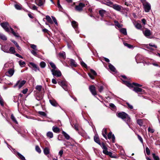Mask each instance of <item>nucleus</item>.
Listing matches in <instances>:
<instances>
[{
	"label": "nucleus",
	"instance_id": "nucleus-31",
	"mask_svg": "<svg viewBox=\"0 0 160 160\" xmlns=\"http://www.w3.org/2000/svg\"><path fill=\"white\" fill-rule=\"evenodd\" d=\"M9 53L11 54H14L16 52L15 48L13 47H11L8 50Z\"/></svg>",
	"mask_w": 160,
	"mask_h": 160
},
{
	"label": "nucleus",
	"instance_id": "nucleus-43",
	"mask_svg": "<svg viewBox=\"0 0 160 160\" xmlns=\"http://www.w3.org/2000/svg\"><path fill=\"white\" fill-rule=\"evenodd\" d=\"M123 44L125 46L127 47L128 48H133V46L132 45L130 44H129L126 42H124Z\"/></svg>",
	"mask_w": 160,
	"mask_h": 160
},
{
	"label": "nucleus",
	"instance_id": "nucleus-62",
	"mask_svg": "<svg viewBox=\"0 0 160 160\" xmlns=\"http://www.w3.org/2000/svg\"><path fill=\"white\" fill-rule=\"evenodd\" d=\"M81 65L82 66L85 68H86L87 67V65L83 62H81Z\"/></svg>",
	"mask_w": 160,
	"mask_h": 160
},
{
	"label": "nucleus",
	"instance_id": "nucleus-51",
	"mask_svg": "<svg viewBox=\"0 0 160 160\" xmlns=\"http://www.w3.org/2000/svg\"><path fill=\"white\" fill-rule=\"evenodd\" d=\"M104 21L106 22V24L107 25H113L112 24L111 22L110 21H108L106 20H104Z\"/></svg>",
	"mask_w": 160,
	"mask_h": 160
},
{
	"label": "nucleus",
	"instance_id": "nucleus-63",
	"mask_svg": "<svg viewBox=\"0 0 160 160\" xmlns=\"http://www.w3.org/2000/svg\"><path fill=\"white\" fill-rule=\"evenodd\" d=\"M63 153V150H61L59 151V155L60 156V157H62V155Z\"/></svg>",
	"mask_w": 160,
	"mask_h": 160
},
{
	"label": "nucleus",
	"instance_id": "nucleus-45",
	"mask_svg": "<svg viewBox=\"0 0 160 160\" xmlns=\"http://www.w3.org/2000/svg\"><path fill=\"white\" fill-rule=\"evenodd\" d=\"M11 118L12 120V121L16 123L17 124L18 122L16 120L15 117L13 115V114H12L11 115Z\"/></svg>",
	"mask_w": 160,
	"mask_h": 160
},
{
	"label": "nucleus",
	"instance_id": "nucleus-4",
	"mask_svg": "<svg viewBox=\"0 0 160 160\" xmlns=\"http://www.w3.org/2000/svg\"><path fill=\"white\" fill-rule=\"evenodd\" d=\"M1 26L5 30V31L8 33H10V27L9 23L7 22H2L0 23Z\"/></svg>",
	"mask_w": 160,
	"mask_h": 160
},
{
	"label": "nucleus",
	"instance_id": "nucleus-52",
	"mask_svg": "<svg viewBox=\"0 0 160 160\" xmlns=\"http://www.w3.org/2000/svg\"><path fill=\"white\" fill-rule=\"evenodd\" d=\"M42 86L41 85H37L36 86V88L37 90L39 91H40L41 90L42 88Z\"/></svg>",
	"mask_w": 160,
	"mask_h": 160
},
{
	"label": "nucleus",
	"instance_id": "nucleus-44",
	"mask_svg": "<svg viewBox=\"0 0 160 160\" xmlns=\"http://www.w3.org/2000/svg\"><path fill=\"white\" fill-rule=\"evenodd\" d=\"M152 157L154 160H159V158L158 156L156 155L155 153H153L152 154Z\"/></svg>",
	"mask_w": 160,
	"mask_h": 160
},
{
	"label": "nucleus",
	"instance_id": "nucleus-23",
	"mask_svg": "<svg viewBox=\"0 0 160 160\" xmlns=\"http://www.w3.org/2000/svg\"><path fill=\"white\" fill-rule=\"evenodd\" d=\"M29 64L32 66V68H34V70L36 71L37 70H39V68L34 63L32 62H30L29 63Z\"/></svg>",
	"mask_w": 160,
	"mask_h": 160
},
{
	"label": "nucleus",
	"instance_id": "nucleus-61",
	"mask_svg": "<svg viewBox=\"0 0 160 160\" xmlns=\"http://www.w3.org/2000/svg\"><path fill=\"white\" fill-rule=\"evenodd\" d=\"M70 143L68 142H65L64 143V145L67 147L69 146V145H70Z\"/></svg>",
	"mask_w": 160,
	"mask_h": 160
},
{
	"label": "nucleus",
	"instance_id": "nucleus-15",
	"mask_svg": "<svg viewBox=\"0 0 160 160\" xmlns=\"http://www.w3.org/2000/svg\"><path fill=\"white\" fill-rule=\"evenodd\" d=\"M14 72V71L13 69H9L7 72L5 73V75L9 77L12 76Z\"/></svg>",
	"mask_w": 160,
	"mask_h": 160
},
{
	"label": "nucleus",
	"instance_id": "nucleus-26",
	"mask_svg": "<svg viewBox=\"0 0 160 160\" xmlns=\"http://www.w3.org/2000/svg\"><path fill=\"white\" fill-rule=\"evenodd\" d=\"M69 62L70 64L72 67H76L77 66V63L75 62V61L73 59H70V60Z\"/></svg>",
	"mask_w": 160,
	"mask_h": 160
},
{
	"label": "nucleus",
	"instance_id": "nucleus-17",
	"mask_svg": "<svg viewBox=\"0 0 160 160\" xmlns=\"http://www.w3.org/2000/svg\"><path fill=\"white\" fill-rule=\"evenodd\" d=\"M113 8L118 11H120L122 10V7L120 5L117 4H114L113 5Z\"/></svg>",
	"mask_w": 160,
	"mask_h": 160
},
{
	"label": "nucleus",
	"instance_id": "nucleus-55",
	"mask_svg": "<svg viewBox=\"0 0 160 160\" xmlns=\"http://www.w3.org/2000/svg\"><path fill=\"white\" fill-rule=\"evenodd\" d=\"M100 145L102 148L103 149V150L107 148V147L105 145L104 143L103 142L101 144V145Z\"/></svg>",
	"mask_w": 160,
	"mask_h": 160
},
{
	"label": "nucleus",
	"instance_id": "nucleus-36",
	"mask_svg": "<svg viewBox=\"0 0 160 160\" xmlns=\"http://www.w3.org/2000/svg\"><path fill=\"white\" fill-rule=\"evenodd\" d=\"M47 136L49 138H51L53 137V134L51 132H48L47 133Z\"/></svg>",
	"mask_w": 160,
	"mask_h": 160
},
{
	"label": "nucleus",
	"instance_id": "nucleus-56",
	"mask_svg": "<svg viewBox=\"0 0 160 160\" xmlns=\"http://www.w3.org/2000/svg\"><path fill=\"white\" fill-rule=\"evenodd\" d=\"M52 19L53 21V22H54L55 23L56 25H58V22H57V20L56 18L53 16H52Z\"/></svg>",
	"mask_w": 160,
	"mask_h": 160
},
{
	"label": "nucleus",
	"instance_id": "nucleus-58",
	"mask_svg": "<svg viewBox=\"0 0 160 160\" xmlns=\"http://www.w3.org/2000/svg\"><path fill=\"white\" fill-rule=\"evenodd\" d=\"M146 151L147 155H149L150 154V150L148 147H146Z\"/></svg>",
	"mask_w": 160,
	"mask_h": 160
},
{
	"label": "nucleus",
	"instance_id": "nucleus-59",
	"mask_svg": "<svg viewBox=\"0 0 160 160\" xmlns=\"http://www.w3.org/2000/svg\"><path fill=\"white\" fill-rule=\"evenodd\" d=\"M112 132H110L108 135V138L109 139H111L112 138Z\"/></svg>",
	"mask_w": 160,
	"mask_h": 160
},
{
	"label": "nucleus",
	"instance_id": "nucleus-25",
	"mask_svg": "<svg viewBox=\"0 0 160 160\" xmlns=\"http://www.w3.org/2000/svg\"><path fill=\"white\" fill-rule=\"evenodd\" d=\"M143 32L144 35L147 38L148 37L151 35L150 31L148 29L146 30Z\"/></svg>",
	"mask_w": 160,
	"mask_h": 160
},
{
	"label": "nucleus",
	"instance_id": "nucleus-16",
	"mask_svg": "<svg viewBox=\"0 0 160 160\" xmlns=\"http://www.w3.org/2000/svg\"><path fill=\"white\" fill-rule=\"evenodd\" d=\"M10 30L11 32L15 37L18 38H21V37L20 36L18 33L14 32L13 29L11 27H10Z\"/></svg>",
	"mask_w": 160,
	"mask_h": 160
},
{
	"label": "nucleus",
	"instance_id": "nucleus-6",
	"mask_svg": "<svg viewBox=\"0 0 160 160\" xmlns=\"http://www.w3.org/2000/svg\"><path fill=\"white\" fill-rule=\"evenodd\" d=\"M26 83V81L24 80L22 81L18 80L17 83L14 85V87L16 88L17 86H18V89L20 88L24 85Z\"/></svg>",
	"mask_w": 160,
	"mask_h": 160
},
{
	"label": "nucleus",
	"instance_id": "nucleus-28",
	"mask_svg": "<svg viewBox=\"0 0 160 160\" xmlns=\"http://www.w3.org/2000/svg\"><path fill=\"white\" fill-rule=\"evenodd\" d=\"M94 141L99 145H101V143L100 141L99 138L97 135H95L94 138Z\"/></svg>",
	"mask_w": 160,
	"mask_h": 160
},
{
	"label": "nucleus",
	"instance_id": "nucleus-29",
	"mask_svg": "<svg viewBox=\"0 0 160 160\" xmlns=\"http://www.w3.org/2000/svg\"><path fill=\"white\" fill-rule=\"evenodd\" d=\"M107 129L106 128H103L102 130V135L103 136V137L107 139Z\"/></svg>",
	"mask_w": 160,
	"mask_h": 160
},
{
	"label": "nucleus",
	"instance_id": "nucleus-30",
	"mask_svg": "<svg viewBox=\"0 0 160 160\" xmlns=\"http://www.w3.org/2000/svg\"><path fill=\"white\" fill-rule=\"evenodd\" d=\"M49 148L48 147H45L43 149V152L45 154L47 155L49 153Z\"/></svg>",
	"mask_w": 160,
	"mask_h": 160
},
{
	"label": "nucleus",
	"instance_id": "nucleus-20",
	"mask_svg": "<svg viewBox=\"0 0 160 160\" xmlns=\"http://www.w3.org/2000/svg\"><path fill=\"white\" fill-rule=\"evenodd\" d=\"M1 50L5 52L9 53V48L8 46H2L1 47Z\"/></svg>",
	"mask_w": 160,
	"mask_h": 160
},
{
	"label": "nucleus",
	"instance_id": "nucleus-49",
	"mask_svg": "<svg viewBox=\"0 0 160 160\" xmlns=\"http://www.w3.org/2000/svg\"><path fill=\"white\" fill-rule=\"evenodd\" d=\"M38 113L40 115L42 116L45 117L46 116V113L44 112L39 111Z\"/></svg>",
	"mask_w": 160,
	"mask_h": 160
},
{
	"label": "nucleus",
	"instance_id": "nucleus-34",
	"mask_svg": "<svg viewBox=\"0 0 160 160\" xmlns=\"http://www.w3.org/2000/svg\"><path fill=\"white\" fill-rule=\"evenodd\" d=\"M62 134L67 140H69L70 138L69 136L65 132L63 131L62 132Z\"/></svg>",
	"mask_w": 160,
	"mask_h": 160
},
{
	"label": "nucleus",
	"instance_id": "nucleus-60",
	"mask_svg": "<svg viewBox=\"0 0 160 160\" xmlns=\"http://www.w3.org/2000/svg\"><path fill=\"white\" fill-rule=\"evenodd\" d=\"M148 131L149 132H151L152 133H153L154 132V129L151 128L150 127L148 128Z\"/></svg>",
	"mask_w": 160,
	"mask_h": 160
},
{
	"label": "nucleus",
	"instance_id": "nucleus-13",
	"mask_svg": "<svg viewBox=\"0 0 160 160\" xmlns=\"http://www.w3.org/2000/svg\"><path fill=\"white\" fill-rule=\"evenodd\" d=\"M89 89L93 95L95 96L97 95V93L95 90V87L94 86H90L89 87Z\"/></svg>",
	"mask_w": 160,
	"mask_h": 160
},
{
	"label": "nucleus",
	"instance_id": "nucleus-38",
	"mask_svg": "<svg viewBox=\"0 0 160 160\" xmlns=\"http://www.w3.org/2000/svg\"><path fill=\"white\" fill-rule=\"evenodd\" d=\"M120 31L124 35H126L127 34L126 29L125 28H121L120 30Z\"/></svg>",
	"mask_w": 160,
	"mask_h": 160
},
{
	"label": "nucleus",
	"instance_id": "nucleus-11",
	"mask_svg": "<svg viewBox=\"0 0 160 160\" xmlns=\"http://www.w3.org/2000/svg\"><path fill=\"white\" fill-rule=\"evenodd\" d=\"M72 25L75 29L76 33H79V32L78 30V23L75 21H73L72 22Z\"/></svg>",
	"mask_w": 160,
	"mask_h": 160
},
{
	"label": "nucleus",
	"instance_id": "nucleus-27",
	"mask_svg": "<svg viewBox=\"0 0 160 160\" xmlns=\"http://www.w3.org/2000/svg\"><path fill=\"white\" fill-rule=\"evenodd\" d=\"M49 102L54 107H57L58 104L54 100H50Z\"/></svg>",
	"mask_w": 160,
	"mask_h": 160
},
{
	"label": "nucleus",
	"instance_id": "nucleus-54",
	"mask_svg": "<svg viewBox=\"0 0 160 160\" xmlns=\"http://www.w3.org/2000/svg\"><path fill=\"white\" fill-rule=\"evenodd\" d=\"M30 8L33 10H37V7L34 5L32 4L30 7Z\"/></svg>",
	"mask_w": 160,
	"mask_h": 160
},
{
	"label": "nucleus",
	"instance_id": "nucleus-24",
	"mask_svg": "<svg viewBox=\"0 0 160 160\" xmlns=\"http://www.w3.org/2000/svg\"><path fill=\"white\" fill-rule=\"evenodd\" d=\"M29 64L32 66V68H34V70L36 71L37 70H39V68L34 63L32 62H30L29 63Z\"/></svg>",
	"mask_w": 160,
	"mask_h": 160
},
{
	"label": "nucleus",
	"instance_id": "nucleus-40",
	"mask_svg": "<svg viewBox=\"0 0 160 160\" xmlns=\"http://www.w3.org/2000/svg\"><path fill=\"white\" fill-rule=\"evenodd\" d=\"M114 22L115 23V25L118 28H122L123 26L122 24H120L118 21H114Z\"/></svg>",
	"mask_w": 160,
	"mask_h": 160
},
{
	"label": "nucleus",
	"instance_id": "nucleus-35",
	"mask_svg": "<svg viewBox=\"0 0 160 160\" xmlns=\"http://www.w3.org/2000/svg\"><path fill=\"white\" fill-rule=\"evenodd\" d=\"M0 38L4 41H6L7 40V37L1 33H0Z\"/></svg>",
	"mask_w": 160,
	"mask_h": 160
},
{
	"label": "nucleus",
	"instance_id": "nucleus-32",
	"mask_svg": "<svg viewBox=\"0 0 160 160\" xmlns=\"http://www.w3.org/2000/svg\"><path fill=\"white\" fill-rule=\"evenodd\" d=\"M46 19L47 21L49 23L51 24L53 23V21L49 16L47 15L46 17Z\"/></svg>",
	"mask_w": 160,
	"mask_h": 160
},
{
	"label": "nucleus",
	"instance_id": "nucleus-42",
	"mask_svg": "<svg viewBox=\"0 0 160 160\" xmlns=\"http://www.w3.org/2000/svg\"><path fill=\"white\" fill-rule=\"evenodd\" d=\"M137 122L140 126H143V123L142 120L138 119L137 120Z\"/></svg>",
	"mask_w": 160,
	"mask_h": 160
},
{
	"label": "nucleus",
	"instance_id": "nucleus-19",
	"mask_svg": "<svg viewBox=\"0 0 160 160\" xmlns=\"http://www.w3.org/2000/svg\"><path fill=\"white\" fill-rule=\"evenodd\" d=\"M136 61L137 63H141L142 61H139V60H142V56L140 54H137L135 57Z\"/></svg>",
	"mask_w": 160,
	"mask_h": 160
},
{
	"label": "nucleus",
	"instance_id": "nucleus-9",
	"mask_svg": "<svg viewBox=\"0 0 160 160\" xmlns=\"http://www.w3.org/2000/svg\"><path fill=\"white\" fill-rule=\"evenodd\" d=\"M51 72H52V74L54 76L59 77L61 76L62 75L61 72L59 70L52 69L51 70Z\"/></svg>",
	"mask_w": 160,
	"mask_h": 160
},
{
	"label": "nucleus",
	"instance_id": "nucleus-64",
	"mask_svg": "<svg viewBox=\"0 0 160 160\" xmlns=\"http://www.w3.org/2000/svg\"><path fill=\"white\" fill-rule=\"evenodd\" d=\"M124 4L127 6H130L131 5V3L129 2H125Z\"/></svg>",
	"mask_w": 160,
	"mask_h": 160
},
{
	"label": "nucleus",
	"instance_id": "nucleus-39",
	"mask_svg": "<svg viewBox=\"0 0 160 160\" xmlns=\"http://www.w3.org/2000/svg\"><path fill=\"white\" fill-rule=\"evenodd\" d=\"M52 129L53 131L56 133H58L60 131L59 129L57 127H53Z\"/></svg>",
	"mask_w": 160,
	"mask_h": 160
},
{
	"label": "nucleus",
	"instance_id": "nucleus-21",
	"mask_svg": "<svg viewBox=\"0 0 160 160\" xmlns=\"http://www.w3.org/2000/svg\"><path fill=\"white\" fill-rule=\"evenodd\" d=\"M105 87V85L104 84H99L98 86V89L99 92H101Z\"/></svg>",
	"mask_w": 160,
	"mask_h": 160
},
{
	"label": "nucleus",
	"instance_id": "nucleus-5",
	"mask_svg": "<svg viewBox=\"0 0 160 160\" xmlns=\"http://www.w3.org/2000/svg\"><path fill=\"white\" fill-rule=\"evenodd\" d=\"M122 81L124 82V83L129 88L132 87L133 86L138 87H141L142 86V85L138 84V83L133 82L132 83H131L128 81L123 80H122Z\"/></svg>",
	"mask_w": 160,
	"mask_h": 160
},
{
	"label": "nucleus",
	"instance_id": "nucleus-12",
	"mask_svg": "<svg viewBox=\"0 0 160 160\" xmlns=\"http://www.w3.org/2000/svg\"><path fill=\"white\" fill-rule=\"evenodd\" d=\"M90 72L91 73H88V75L92 79H94V76L97 75V73L93 69H91Z\"/></svg>",
	"mask_w": 160,
	"mask_h": 160
},
{
	"label": "nucleus",
	"instance_id": "nucleus-48",
	"mask_svg": "<svg viewBox=\"0 0 160 160\" xmlns=\"http://www.w3.org/2000/svg\"><path fill=\"white\" fill-rule=\"evenodd\" d=\"M46 63L44 62H42L40 63V66L42 68H44L46 66Z\"/></svg>",
	"mask_w": 160,
	"mask_h": 160
},
{
	"label": "nucleus",
	"instance_id": "nucleus-22",
	"mask_svg": "<svg viewBox=\"0 0 160 160\" xmlns=\"http://www.w3.org/2000/svg\"><path fill=\"white\" fill-rule=\"evenodd\" d=\"M15 153L16 155L19 158L22 160H25V157L19 152H16Z\"/></svg>",
	"mask_w": 160,
	"mask_h": 160
},
{
	"label": "nucleus",
	"instance_id": "nucleus-3",
	"mask_svg": "<svg viewBox=\"0 0 160 160\" xmlns=\"http://www.w3.org/2000/svg\"><path fill=\"white\" fill-rule=\"evenodd\" d=\"M30 45L31 48L33 49L30 51L31 53L35 56L39 57V55L37 52L38 50L37 46L34 44H30Z\"/></svg>",
	"mask_w": 160,
	"mask_h": 160
},
{
	"label": "nucleus",
	"instance_id": "nucleus-33",
	"mask_svg": "<svg viewBox=\"0 0 160 160\" xmlns=\"http://www.w3.org/2000/svg\"><path fill=\"white\" fill-rule=\"evenodd\" d=\"M108 67L110 69V70L113 72H116V69L114 67V66H113L111 64L109 63V65H108Z\"/></svg>",
	"mask_w": 160,
	"mask_h": 160
},
{
	"label": "nucleus",
	"instance_id": "nucleus-47",
	"mask_svg": "<svg viewBox=\"0 0 160 160\" xmlns=\"http://www.w3.org/2000/svg\"><path fill=\"white\" fill-rule=\"evenodd\" d=\"M49 64L51 66V67L53 68L52 69L55 70L56 68V66L54 63L52 62H49Z\"/></svg>",
	"mask_w": 160,
	"mask_h": 160
},
{
	"label": "nucleus",
	"instance_id": "nucleus-50",
	"mask_svg": "<svg viewBox=\"0 0 160 160\" xmlns=\"http://www.w3.org/2000/svg\"><path fill=\"white\" fill-rule=\"evenodd\" d=\"M135 27L138 29H140L142 28V26L139 23H137L136 25H135Z\"/></svg>",
	"mask_w": 160,
	"mask_h": 160
},
{
	"label": "nucleus",
	"instance_id": "nucleus-8",
	"mask_svg": "<svg viewBox=\"0 0 160 160\" xmlns=\"http://www.w3.org/2000/svg\"><path fill=\"white\" fill-rule=\"evenodd\" d=\"M58 83L59 85L62 86L63 89L67 91L68 90V87L66 82L64 81H58Z\"/></svg>",
	"mask_w": 160,
	"mask_h": 160
},
{
	"label": "nucleus",
	"instance_id": "nucleus-18",
	"mask_svg": "<svg viewBox=\"0 0 160 160\" xmlns=\"http://www.w3.org/2000/svg\"><path fill=\"white\" fill-rule=\"evenodd\" d=\"M133 90L137 93L139 92H141L142 93H143L144 92V91L143 90L138 87H134Z\"/></svg>",
	"mask_w": 160,
	"mask_h": 160
},
{
	"label": "nucleus",
	"instance_id": "nucleus-10",
	"mask_svg": "<svg viewBox=\"0 0 160 160\" xmlns=\"http://www.w3.org/2000/svg\"><path fill=\"white\" fill-rule=\"evenodd\" d=\"M99 13L102 17H103L104 16H108V13L106 11L102 9L100 10L99 11Z\"/></svg>",
	"mask_w": 160,
	"mask_h": 160
},
{
	"label": "nucleus",
	"instance_id": "nucleus-57",
	"mask_svg": "<svg viewBox=\"0 0 160 160\" xmlns=\"http://www.w3.org/2000/svg\"><path fill=\"white\" fill-rule=\"evenodd\" d=\"M137 136H138V139L140 140V142L142 143H143V139H142V138L141 137V136H140L138 134L137 135Z\"/></svg>",
	"mask_w": 160,
	"mask_h": 160
},
{
	"label": "nucleus",
	"instance_id": "nucleus-2",
	"mask_svg": "<svg viewBox=\"0 0 160 160\" xmlns=\"http://www.w3.org/2000/svg\"><path fill=\"white\" fill-rule=\"evenodd\" d=\"M140 1L142 4L145 11L146 12H149L151 9L150 4L146 0H140Z\"/></svg>",
	"mask_w": 160,
	"mask_h": 160
},
{
	"label": "nucleus",
	"instance_id": "nucleus-7",
	"mask_svg": "<svg viewBox=\"0 0 160 160\" xmlns=\"http://www.w3.org/2000/svg\"><path fill=\"white\" fill-rule=\"evenodd\" d=\"M85 7V4L82 3H80L78 5L76 6L75 9L77 11L81 12L82 8Z\"/></svg>",
	"mask_w": 160,
	"mask_h": 160
},
{
	"label": "nucleus",
	"instance_id": "nucleus-37",
	"mask_svg": "<svg viewBox=\"0 0 160 160\" xmlns=\"http://www.w3.org/2000/svg\"><path fill=\"white\" fill-rule=\"evenodd\" d=\"M59 55L61 58H66V54L65 52H60L59 53Z\"/></svg>",
	"mask_w": 160,
	"mask_h": 160
},
{
	"label": "nucleus",
	"instance_id": "nucleus-1",
	"mask_svg": "<svg viewBox=\"0 0 160 160\" xmlns=\"http://www.w3.org/2000/svg\"><path fill=\"white\" fill-rule=\"evenodd\" d=\"M117 116L119 118L124 120L127 124L130 121V118L128 115L124 112H122L118 113Z\"/></svg>",
	"mask_w": 160,
	"mask_h": 160
},
{
	"label": "nucleus",
	"instance_id": "nucleus-46",
	"mask_svg": "<svg viewBox=\"0 0 160 160\" xmlns=\"http://www.w3.org/2000/svg\"><path fill=\"white\" fill-rule=\"evenodd\" d=\"M15 8L17 10H20L22 9V6L21 5L15 4L14 5Z\"/></svg>",
	"mask_w": 160,
	"mask_h": 160
},
{
	"label": "nucleus",
	"instance_id": "nucleus-41",
	"mask_svg": "<svg viewBox=\"0 0 160 160\" xmlns=\"http://www.w3.org/2000/svg\"><path fill=\"white\" fill-rule=\"evenodd\" d=\"M19 65L21 67H23L25 66L26 63L24 61H22V60H20L18 62Z\"/></svg>",
	"mask_w": 160,
	"mask_h": 160
},
{
	"label": "nucleus",
	"instance_id": "nucleus-14",
	"mask_svg": "<svg viewBox=\"0 0 160 160\" xmlns=\"http://www.w3.org/2000/svg\"><path fill=\"white\" fill-rule=\"evenodd\" d=\"M35 3L38 6L41 7L43 6L45 0H35Z\"/></svg>",
	"mask_w": 160,
	"mask_h": 160
},
{
	"label": "nucleus",
	"instance_id": "nucleus-53",
	"mask_svg": "<svg viewBox=\"0 0 160 160\" xmlns=\"http://www.w3.org/2000/svg\"><path fill=\"white\" fill-rule=\"evenodd\" d=\"M35 149L36 151L39 153H40L41 152V151L38 146H36Z\"/></svg>",
	"mask_w": 160,
	"mask_h": 160
}]
</instances>
